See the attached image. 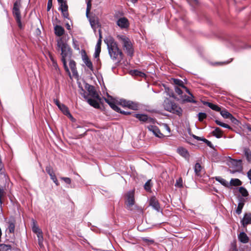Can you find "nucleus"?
<instances>
[{"label": "nucleus", "instance_id": "4c0bfd02", "mask_svg": "<svg viewBox=\"0 0 251 251\" xmlns=\"http://www.w3.org/2000/svg\"><path fill=\"white\" fill-rule=\"evenodd\" d=\"M151 180H148L144 185V189L148 192L151 190Z\"/></svg>", "mask_w": 251, "mask_h": 251}, {"label": "nucleus", "instance_id": "09e8293b", "mask_svg": "<svg viewBox=\"0 0 251 251\" xmlns=\"http://www.w3.org/2000/svg\"><path fill=\"white\" fill-rule=\"evenodd\" d=\"M111 108H112L114 110H115L116 112H119L120 111V107H118L115 103V102L112 103V104L111 105H109Z\"/></svg>", "mask_w": 251, "mask_h": 251}, {"label": "nucleus", "instance_id": "a211bd4d", "mask_svg": "<svg viewBox=\"0 0 251 251\" xmlns=\"http://www.w3.org/2000/svg\"><path fill=\"white\" fill-rule=\"evenodd\" d=\"M230 163L231 165L236 169H238L241 167L242 160L241 159H234L229 157Z\"/></svg>", "mask_w": 251, "mask_h": 251}, {"label": "nucleus", "instance_id": "bf43d9fd", "mask_svg": "<svg viewBox=\"0 0 251 251\" xmlns=\"http://www.w3.org/2000/svg\"><path fill=\"white\" fill-rule=\"evenodd\" d=\"M175 92L179 95H181L182 94V91L181 90L180 88H179L178 87H175Z\"/></svg>", "mask_w": 251, "mask_h": 251}, {"label": "nucleus", "instance_id": "bb28decb", "mask_svg": "<svg viewBox=\"0 0 251 251\" xmlns=\"http://www.w3.org/2000/svg\"><path fill=\"white\" fill-rule=\"evenodd\" d=\"M64 115L67 116L72 122H75V119L70 113L68 108L64 105Z\"/></svg>", "mask_w": 251, "mask_h": 251}, {"label": "nucleus", "instance_id": "a18cd8bd", "mask_svg": "<svg viewBox=\"0 0 251 251\" xmlns=\"http://www.w3.org/2000/svg\"><path fill=\"white\" fill-rule=\"evenodd\" d=\"M100 51H101V49L95 48V53L94 54V56L95 58H98L99 57Z\"/></svg>", "mask_w": 251, "mask_h": 251}, {"label": "nucleus", "instance_id": "aec40b11", "mask_svg": "<svg viewBox=\"0 0 251 251\" xmlns=\"http://www.w3.org/2000/svg\"><path fill=\"white\" fill-rule=\"evenodd\" d=\"M238 239L239 241L243 243H247L249 240L247 235L244 232H242L239 234Z\"/></svg>", "mask_w": 251, "mask_h": 251}, {"label": "nucleus", "instance_id": "3c124183", "mask_svg": "<svg viewBox=\"0 0 251 251\" xmlns=\"http://www.w3.org/2000/svg\"><path fill=\"white\" fill-rule=\"evenodd\" d=\"M175 186L178 187H182V180L181 178L176 180V181L175 184Z\"/></svg>", "mask_w": 251, "mask_h": 251}, {"label": "nucleus", "instance_id": "39448f33", "mask_svg": "<svg viewBox=\"0 0 251 251\" xmlns=\"http://www.w3.org/2000/svg\"><path fill=\"white\" fill-rule=\"evenodd\" d=\"M21 3L20 0H16L14 3L13 8L12 9V14L14 17L15 20L18 24L19 28H22L21 22V15L20 9L21 7Z\"/></svg>", "mask_w": 251, "mask_h": 251}, {"label": "nucleus", "instance_id": "f8f14e48", "mask_svg": "<svg viewBox=\"0 0 251 251\" xmlns=\"http://www.w3.org/2000/svg\"><path fill=\"white\" fill-rule=\"evenodd\" d=\"M149 131L152 132L153 134L158 138H162L164 135L160 132L158 127L155 126L150 125L147 126Z\"/></svg>", "mask_w": 251, "mask_h": 251}, {"label": "nucleus", "instance_id": "5fc2aeb1", "mask_svg": "<svg viewBox=\"0 0 251 251\" xmlns=\"http://www.w3.org/2000/svg\"><path fill=\"white\" fill-rule=\"evenodd\" d=\"M203 142L207 144V145L208 146H209V147H210L211 148H212V149L213 148V146L212 144L211 143V142L210 141H209L208 140L204 138L203 140Z\"/></svg>", "mask_w": 251, "mask_h": 251}, {"label": "nucleus", "instance_id": "c9c22d12", "mask_svg": "<svg viewBox=\"0 0 251 251\" xmlns=\"http://www.w3.org/2000/svg\"><path fill=\"white\" fill-rule=\"evenodd\" d=\"M215 123H216L217 125H218V126H221L223 127H225V128L229 129H231V127L229 125H228L226 124L221 122V121H220L218 120H216Z\"/></svg>", "mask_w": 251, "mask_h": 251}, {"label": "nucleus", "instance_id": "c03bdc74", "mask_svg": "<svg viewBox=\"0 0 251 251\" xmlns=\"http://www.w3.org/2000/svg\"><path fill=\"white\" fill-rule=\"evenodd\" d=\"M91 0H89V1H88L87 2V8H86V16L87 17L88 16V14L90 12V11L91 10Z\"/></svg>", "mask_w": 251, "mask_h": 251}, {"label": "nucleus", "instance_id": "e433bc0d", "mask_svg": "<svg viewBox=\"0 0 251 251\" xmlns=\"http://www.w3.org/2000/svg\"><path fill=\"white\" fill-rule=\"evenodd\" d=\"M220 113L225 118L229 119L230 116H231V114L226 110L220 111Z\"/></svg>", "mask_w": 251, "mask_h": 251}, {"label": "nucleus", "instance_id": "412c9836", "mask_svg": "<svg viewBox=\"0 0 251 251\" xmlns=\"http://www.w3.org/2000/svg\"><path fill=\"white\" fill-rule=\"evenodd\" d=\"M243 152L248 162H251V150L247 147H245L243 148Z\"/></svg>", "mask_w": 251, "mask_h": 251}, {"label": "nucleus", "instance_id": "ddd939ff", "mask_svg": "<svg viewBox=\"0 0 251 251\" xmlns=\"http://www.w3.org/2000/svg\"><path fill=\"white\" fill-rule=\"evenodd\" d=\"M241 224L243 227H246L247 225L251 224V213H245L241 221Z\"/></svg>", "mask_w": 251, "mask_h": 251}, {"label": "nucleus", "instance_id": "c756f323", "mask_svg": "<svg viewBox=\"0 0 251 251\" xmlns=\"http://www.w3.org/2000/svg\"><path fill=\"white\" fill-rule=\"evenodd\" d=\"M32 231L35 233L36 235L42 233L41 229L36 225L34 221H33V226L32 227Z\"/></svg>", "mask_w": 251, "mask_h": 251}, {"label": "nucleus", "instance_id": "a19ab883", "mask_svg": "<svg viewBox=\"0 0 251 251\" xmlns=\"http://www.w3.org/2000/svg\"><path fill=\"white\" fill-rule=\"evenodd\" d=\"M199 121L202 122L207 117V115L205 113L200 112L198 114Z\"/></svg>", "mask_w": 251, "mask_h": 251}, {"label": "nucleus", "instance_id": "680f3d73", "mask_svg": "<svg viewBox=\"0 0 251 251\" xmlns=\"http://www.w3.org/2000/svg\"><path fill=\"white\" fill-rule=\"evenodd\" d=\"M133 74L135 75H140V76H142L143 75H145V74L144 73H142L141 72L138 71L137 70L134 71Z\"/></svg>", "mask_w": 251, "mask_h": 251}, {"label": "nucleus", "instance_id": "f704fd0d", "mask_svg": "<svg viewBox=\"0 0 251 251\" xmlns=\"http://www.w3.org/2000/svg\"><path fill=\"white\" fill-rule=\"evenodd\" d=\"M99 38L98 40L97 43L96 44V48H100L101 49V39H102V34L101 29H100L99 30Z\"/></svg>", "mask_w": 251, "mask_h": 251}, {"label": "nucleus", "instance_id": "473e14b6", "mask_svg": "<svg viewBox=\"0 0 251 251\" xmlns=\"http://www.w3.org/2000/svg\"><path fill=\"white\" fill-rule=\"evenodd\" d=\"M231 185L237 186L242 184V182L238 178H232L230 181Z\"/></svg>", "mask_w": 251, "mask_h": 251}, {"label": "nucleus", "instance_id": "6e6552de", "mask_svg": "<svg viewBox=\"0 0 251 251\" xmlns=\"http://www.w3.org/2000/svg\"><path fill=\"white\" fill-rule=\"evenodd\" d=\"M126 208L129 210H132V207L134 205V191H129L126 195Z\"/></svg>", "mask_w": 251, "mask_h": 251}, {"label": "nucleus", "instance_id": "2eb2a0df", "mask_svg": "<svg viewBox=\"0 0 251 251\" xmlns=\"http://www.w3.org/2000/svg\"><path fill=\"white\" fill-rule=\"evenodd\" d=\"M120 103L125 107H127L132 110H137L138 105L137 104L131 101H126V100H121Z\"/></svg>", "mask_w": 251, "mask_h": 251}, {"label": "nucleus", "instance_id": "4468645a", "mask_svg": "<svg viewBox=\"0 0 251 251\" xmlns=\"http://www.w3.org/2000/svg\"><path fill=\"white\" fill-rule=\"evenodd\" d=\"M82 59L85 65L92 71H93V66L92 62L87 55L85 51L82 54Z\"/></svg>", "mask_w": 251, "mask_h": 251}, {"label": "nucleus", "instance_id": "9b49d317", "mask_svg": "<svg viewBox=\"0 0 251 251\" xmlns=\"http://www.w3.org/2000/svg\"><path fill=\"white\" fill-rule=\"evenodd\" d=\"M149 205L157 212H162L158 201L154 196L151 197L150 199Z\"/></svg>", "mask_w": 251, "mask_h": 251}, {"label": "nucleus", "instance_id": "72a5a7b5", "mask_svg": "<svg viewBox=\"0 0 251 251\" xmlns=\"http://www.w3.org/2000/svg\"><path fill=\"white\" fill-rule=\"evenodd\" d=\"M201 170V166L199 163H196L194 166V171L197 176L200 175V172Z\"/></svg>", "mask_w": 251, "mask_h": 251}, {"label": "nucleus", "instance_id": "f3484780", "mask_svg": "<svg viewBox=\"0 0 251 251\" xmlns=\"http://www.w3.org/2000/svg\"><path fill=\"white\" fill-rule=\"evenodd\" d=\"M177 152L182 157L185 158L186 159L188 160L189 158V153L188 151L183 148V147H179L177 149Z\"/></svg>", "mask_w": 251, "mask_h": 251}, {"label": "nucleus", "instance_id": "37998d69", "mask_svg": "<svg viewBox=\"0 0 251 251\" xmlns=\"http://www.w3.org/2000/svg\"><path fill=\"white\" fill-rule=\"evenodd\" d=\"M64 182H65L66 184L69 185L68 187L72 188L73 187L71 183V179L69 177H64Z\"/></svg>", "mask_w": 251, "mask_h": 251}, {"label": "nucleus", "instance_id": "69168bd1", "mask_svg": "<svg viewBox=\"0 0 251 251\" xmlns=\"http://www.w3.org/2000/svg\"><path fill=\"white\" fill-rule=\"evenodd\" d=\"M63 47H64V52L66 50H70V48L65 43H64Z\"/></svg>", "mask_w": 251, "mask_h": 251}, {"label": "nucleus", "instance_id": "864d4df0", "mask_svg": "<svg viewBox=\"0 0 251 251\" xmlns=\"http://www.w3.org/2000/svg\"><path fill=\"white\" fill-rule=\"evenodd\" d=\"M57 1L59 4L58 9L61 11V14L63 15V0H57Z\"/></svg>", "mask_w": 251, "mask_h": 251}, {"label": "nucleus", "instance_id": "8fccbe9b", "mask_svg": "<svg viewBox=\"0 0 251 251\" xmlns=\"http://www.w3.org/2000/svg\"><path fill=\"white\" fill-rule=\"evenodd\" d=\"M61 23V21L59 20L56 17L54 19H53L52 20V24L54 26H55L56 25H60V24Z\"/></svg>", "mask_w": 251, "mask_h": 251}, {"label": "nucleus", "instance_id": "603ef678", "mask_svg": "<svg viewBox=\"0 0 251 251\" xmlns=\"http://www.w3.org/2000/svg\"><path fill=\"white\" fill-rule=\"evenodd\" d=\"M229 119L231 120L232 123L233 124L238 125L239 124V121L237 120L235 118H234L232 115L231 114V116H230Z\"/></svg>", "mask_w": 251, "mask_h": 251}, {"label": "nucleus", "instance_id": "58836bf2", "mask_svg": "<svg viewBox=\"0 0 251 251\" xmlns=\"http://www.w3.org/2000/svg\"><path fill=\"white\" fill-rule=\"evenodd\" d=\"M239 191L243 197H247L249 195L247 190L244 187H240Z\"/></svg>", "mask_w": 251, "mask_h": 251}, {"label": "nucleus", "instance_id": "7ed1b4c3", "mask_svg": "<svg viewBox=\"0 0 251 251\" xmlns=\"http://www.w3.org/2000/svg\"><path fill=\"white\" fill-rule=\"evenodd\" d=\"M117 38L121 42L123 49L127 54L132 57L133 55L134 50L132 44L129 38L124 35H119L117 36Z\"/></svg>", "mask_w": 251, "mask_h": 251}, {"label": "nucleus", "instance_id": "2f4dec72", "mask_svg": "<svg viewBox=\"0 0 251 251\" xmlns=\"http://www.w3.org/2000/svg\"><path fill=\"white\" fill-rule=\"evenodd\" d=\"M37 238H38V245L40 248H42L44 247L43 245V232L42 233H40V234L37 235Z\"/></svg>", "mask_w": 251, "mask_h": 251}, {"label": "nucleus", "instance_id": "7c9ffc66", "mask_svg": "<svg viewBox=\"0 0 251 251\" xmlns=\"http://www.w3.org/2000/svg\"><path fill=\"white\" fill-rule=\"evenodd\" d=\"M90 24L91 27L94 30V32L96 33V29L99 26L98 22L95 19H90Z\"/></svg>", "mask_w": 251, "mask_h": 251}, {"label": "nucleus", "instance_id": "393cba45", "mask_svg": "<svg viewBox=\"0 0 251 251\" xmlns=\"http://www.w3.org/2000/svg\"><path fill=\"white\" fill-rule=\"evenodd\" d=\"M244 201L243 199H240L239 200V202L238 204V206L237 209H236V213L239 215L242 212V210L243 208V206L244 205Z\"/></svg>", "mask_w": 251, "mask_h": 251}, {"label": "nucleus", "instance_id": "79ce46f5", "mask_svg": "<svg viewBox=\"0 0 251 251\" xmlns=\"http://www.w3.org/2000/svg\"><path fill=\"white\" fill-rule=\"evenodd\" d=\"M173 82L176 85L181 86L182 87H185L183 81L180 79L174 78Z\"/></svg>", "mask_w": 251, "mask_h": 251}, {"label": "nucleus", "instance_id": "13d9d810", "mask_svg": "<svg viewBox=\"0 0 251 251\" xmlns=\"http://www.w3.org/2000/svg\"><path fill=\"white\" fill-rule=\"evenodd\" d=\"M143 240L146 243H149L150 244H152L154 243L153 240L148 239L146 238H143Z\"/></svg>", "mask_w": 251, "mask_h": 251}, {"label": "nucleus", "instance_id": "0eeeda50", "mask_svg": "<svg viewBox=\"0 0 251 251\" xmlns=\"http://www.w3.org/2000/svg\"><path fill=\"white\" fill-rule=\"evenodd\" d=\"M84 87L87 91L88 94H86L88 96H90L92 98L98 100L99 101L101 100V98L100 97L98 93L96 90L95 87L93 85H90L88 83L84 82Z\"/></svg>", "mask_w": 251, "mask_h": 251}, {"label": "nucleus", "instance_id": "1a4fd4ad", "mask_svg": "<svg viewBox=\"0 0 251 251\" xmlns=\"http://www.w3.org/2000/svg\"><path fill=\"white\" fill-rule=\"evenodd\" d=\"M133 116L143 122H146L150 124H154L155 123V120L154 118L149 117L146 114L134 113L133 114Z\"/></svg>", "mask_w": 251, "mask_h": 251}, {"label": "nucleus", "instance_id": "e2e57ef3", "mask_svg": "<svg viewBox=\"0 0 251 251\" xmlns=\"http://www.w3.org/2000/svg\"><path fill=\"white\" fill-rule=\"evenodd\" d=\"M192 137H193L194 139H196V140H198V141H203V139H204V138H202V137H201L197 136H196V135H194V134H193V135H192Z\"/></svg>", "mask_w": 251, "mask_h": 251}, {"label": "nucleus", "instance_id": "b1692460", "mask_svg": "<svg viewBox=\"0 0 251 251\" xmlns=\"http://www.w3.org/2000/svg\"><path fill=\"white\" fill-rule=\"evenodd\" d=\"M204 104L208 106L211 109L215 110L216 111L219 112L221 111V108L219 107L217 105L214 104L212 103L209 102H204Z\"/></svg>", "mask_w": 251, "mask_h": 251}, {"label": "nucleus", "instance_id": "49530a36", "mask_svg": "<svg viewBox=\"0 0 251 251\" xmlns=\"http://www.w3.org/2000/svg\"><path fill=\"white\" fill-rule=\"evenodd\" d=\"M68 10V5L66 3V2L64 0V18H67V16L68 15V13H66V11Z\"/></svg>", "mask_w": 251, "mask_h": 251}, {"label": "nucleus", "instance_id": "4d7b16f0", "mask_svg": "<svg viewBox=\"0 0 251 251\" xmlns=\"http://www.w3.org/2000/svg\"><path fill=\"white\" fill-rule=\"evenodd\" d=\"M52 6V0H48L47 11H49Z\"/></svg>", "mask_w": 251, "mask_h": 251}, {"label": "nucleus", "instance_id": "6ab92c4d", "mask_svg": "<svg viewBox=\"0 0 251 251\" xmlns=\"http://www.w3.org/2000/svg\"><path fill=\"white\" fill-rule=\"evenodd\" d=\"M69 67L72 72L73 75L74 76H77L78 74L76 68V64L74 60H70L69 62Z\"/></svg>", "mask_w": 251, "mask_h": 251}, {"label": "nucleus", "instance_id": "5701e85b", "mask_svg": "<svg viewBox=\"0 0 251 251\" xmlns=\"http://www.w3.org/2000/svg\"><path fill=\"white\" fill-rule=\"evenodd\" d=\"M189 95H190L189 96H187L186 95H185L183 96V101H186V102H191L193 103H197V101L194 99V97L193 95V94H189Z\"/></svg>", "mask_w": 251, "mask_h": 251}, {"label": "nucleus", "instance_id": "338daca9", "mask_svg": "<svg viewBox=\"0 0 251 251\" xmlns=\"http://www.w3.org/2000/svg\"><path fill=\"white\" fill-rule=\"evenodd\" d=\"M247 176L249 179L251 180V169L247 173Z\"/></svg>", "mask_w": 251, "mask_h": 251}, {"label": "nucleus", "instance_id": "9d476101", "mask_svg": "<svg viewBox=\"0 0 251 251\" xmlns=\"http://www.w3.org/2000/svg\"><path fill=\"white\" fill-rule=\"evenodd\" d=\"M116 24L121 29L127 28L129 25L128 19L124 17L118 19L116 21Z\"/></svg>", "mask_w": 251, "mask_h": 251}, {"label": "nucleus", "instance_id": "052dcab7", "mask_svg": "<svg viewBox=\"0 0 251 251\" xmlns=\"http://www.w3.org/2000/svg\"><path fill=\"white\" fill-rule=\"evenodd\" d=\"M71 25H72V24L71 23L70 24L69 23H65V26L66 28L69 30V32L70 33L71 32Z\"/></svg>", "mask_w": 251, "mask_h": 251}, {"label": "nucleus", "instance_id": "c85d7f7f", "mask_svg": "<svg viewBox=\"0 0 251 251\" xmlns=\"http://www.w3.org/2000/svg\"><path fill=\"white\" fill-rule=\"evenodd\" d=\"M6 193L3 188V187L0 185V207L1 208L2 204L3 203V199Z\"/></svg>", "mask_w": 251, "mask_h": 251}, {"label": "nucleus", "instance_id": "ea45409f", "mask_svg": "<svg viewBox=\"0 0 251 251\" xmlns=\"http://www.w3.org/2000/svg\"><path fill=\"white\" fill-rule=\"evenodd\" d=\"M53 102L55 105H56L58 108L61 111H63V106L61 105V104L58 99L56 98L53 99Z\"/></svg>", "mask_w": 251, "mask_h": 251}, {"label": "nucleus", "instance_id": "423d86ee", "mask_svg": "<svg viewBox=\"0 0 251 251\" xmlns=\"http://www.w3.org/2000/svg\"><path fill=\"white\" fill-rule=\"evenodd\" d=\"M79 88L81 89V92L80 93L81 95L84 98L86 101L92 106L95 108H100V105L97 99L90 98L86 94L85 91L83 87L78 85Z\"/></svg>", "mask_w": 251, "mask_h": 251}, {"label": "nucleus", "instance_id": "f257e3e1", "mask_svg": "<svg viewBox=\"0 0 251 251\" xmlns=\"http://www.w3.org/2000/svg\"><path fill=\"white\" fill-rule=\"evenodd\" d=\"M104 42L107 45L108 53L111 59L117 63L120 62L123 59V53L119 48L117 42L112 37L107 39L106 40H104Z\"/></svg>", "mask_w": 251, "mask_h": 251}, {"label": "nucleus", "instance_id": "dca6fc26", "mask_svg": "<svg viewBox=\"0 0 251 251\" xmlns=\"http://www.w3.org/2000/svg\"><path fill=\"white\" fill-rule=\"evenodd\" d=\"M46 171L47 172V173L50 176L51 179L53 181V182L56 185H58L57 180L53 172L52 168L50 166H47L46 168Z\"/></svg>", "mask_w": 251, "mask_h": 251}, {"label": "nucleus", "instance_id": "6e6d98bb", "mask_svg": "<svg viewBox=\"0 0 251 251\" xmlns=\"http://www.w3.org/2000/svg\"><path fill=\"white\" fill-rule=\"evenodd\" d=\"M63 64H64V69L69 74V75L70 76L71 74H70V72L69 71V69L68 66L66 65V61H65L64 58Z\"/></svg>", "mask_w": 251, "mask_h": 251}, {"label": "nucleus", "instance_id": "f03ea898", "mask_svg": "<svg viewBox=\"0 0 251 251\" xmlns=\"http://www.w3.org/2000/svg\"><path fill=\"white\" fill-rule=\"evenodd\" d=\"M164 108L165 110L173 114L181 116L182 113V110L178 105L174 101L166 98L163 103Z\"/></svg>", "mask_w": 251, "mask_h": 251}, {"label": "nucleus", "instance_id": "0e129e2a", "mask_svg": "<svg viewBox=\"0 0 251 251\" xmlns=\"http://www.w3.org/2000/svg\"><path fill=\"white\" fill-rule=\"evenodd\" d=\"M119 113H122V114H123L124 115H129V114H130L131 113L129 111H122L121 110V109L120 108V111H119Z\"/></svg>", "mask_w": 251, "mask_h": 251}, {"label": "nucleus", "instance_id": "a878e982", "mask_svg": "<svg viewBox=\"0 0 251 251\" xmlns=\"http://www.w3.org/2000/svg\"><path fill=\"white\" fill-rule=\"evenodd\" d=\"M212 134L216 138H220L222 137V130L220 128L216 127L212 131Z\"/></svg>", "mask_w": 251, "mask_h": 251}, {"label": "nucleus", "instance_id": "774afa93", "mask_svg": "<svg viewBox=\"0 0 251 251\" xmlns=\"http://www.w3.org/2000/svg\"><path fill=\"white\" fill-rule=\"evenodd\" d=\"M231 61H228V62H216L215 64H220V65H222V64H228L229 63V62H230Z\"/></svg>", "mask_w": 251, "mask_h": 251}, {"label": "nucleus", "instance_id": "de8ad7c7", "mask_svg": "<svg viewBox=\"0 0 251 251\" xmlns=\"http://www.w3.org/2000/svg\"><path fill=\"white\" fill-rule=\"evenodd\" d=\"M105 101L109 105H111L114 100L112 99L111 97L108 96V98H104Z\"/></svg>", "mask_w": 251, "mask_h": 251}, {"label": "nucleus", "instance_id": "4be33fe9", "mask_svg": "<svg viewBox=\"0 0 251 251\" xmlns=\"http://www.w3.org/2000/svg\"><path fill=\"white\" fill-rule=\"evenodd\" d=\"M8 229L9 232L10 233H14L15 231V221L14 219H12L9 220L8 222Z\"/></svg>", "mask_w": 251, "mask_h": 251}, {"label": "nucleus", "instance_id": "cd10ccee", "mask_svg": "<svg viewBox=\"0 0 251 251\" xmlns=\"http://www.w3.org/2000/svg\"><path fill=\"white\" fill-rule=\"evenodd\" d=\"M215 180L224 186L228 187V182L221 176H216Z\"/></svg>", "mask_w": 251, "mask_h": 251}, {"label": "nucleus", "instance_id": "20e7f679", "mask_svg": "<svg viewBox=\"0 0 251 251\" xmlns=\"http://www.w3.org/2000/svg\"><path fill=\"white\" fill-rule=\"evenodd\" d=\"M54 34L59 37L57 40L56 49L60 52V60L63 62V40L60 37L63 35V27L60 25H56L54 27Z\"/></svg>", "mask_w": 251, "mask_h": 251}]
</instances>
